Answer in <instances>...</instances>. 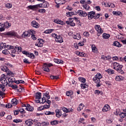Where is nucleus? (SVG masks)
Returning a JSON list of instances; mask_svg holds the SVG:
<instances>
[{
    "label": "nucleus",
    "instance_id": "nucleus-10",
    "mask_svg": "<svg viewBox=\"0 0 126 126\" xmlns=\"http://www.w3.org/2000/svg\"><path fill=\"white\" fill-rule=\"evenodd\" d=\"M55 41L57 43H63V37L61 36L60 35H58L56 37Z\"/></svg>",
    "mask_w": 126,
    "mask_h": 126
},
{
    "label": "nucleus",
    "instance_id": "nucleus-55",
    "mask_svg": "<svg viewBox=\"0 0 126 126\" xmlns=\"http://www.w3.org/2000/svg\"><path fill=\"white\" fill-rule=\"evenodd\" d=\"M6 7L7 8H11V7H12V4L10 3H7L6 4Z\"/></svg>",
    "mask_w": 126,
    "mask_h": 126
},
{
    "label": "nucleus",
    "instance_id": "nucleus-31",
    "mask_svg": "<svg viewBox=\"0 0 126 126\" xmlns=\"http://www.w3.org/2000/svg\"><path fill=\"white\" fill-rule=\"evenodd\" d=\"M42 69L44 71H46V72H50V69L47 66H45V64H44Z\"/></svg>",
    "mask_w": 126,
    "mask_h": 126
},
{
    "label": "nucleus",
    "instance_id": "nucleus-52",
    "mask_svg": "<svg viewBox=\"0 0 126 126\" xmlns=\"http://www.w3.org/2000/svg\"><path fill=\"white\" fill-rule=\"evenodd\" d=\"M44 64L45 65V67L47 66L48 68L51 67V66H53V64L51 63H44Z\"/></svg>",
    "mask_w": 126,
    "mask_h": 126
},
{
    "label": "nucleus",
    "instance_id": "nucleus-28",
    "mask_svg": "<svg viewBox=\"0 0 126 126\" xmlns=\"http://www.w3.org/2000/svg\"><path fill=\"white\" fill-rule=\"evenodd\" d=\"M27 8H29V9H32V10H35V9H36V5H29L27 7Z\"/></svg>",
    "mask_w": 126,
    "mask_h": 126
},
{
    "label": "nucleus",
    "instance_id": "nucleus-8",
    "mask_svg": "<svg viewBox=\"0 0 126 126\" xmlns=\"http://www.w3.org/2000/svg\"><path fill=\"white\" fill-rule=\"evenodd\" d=\"M0 82L4 85H7V81L4 76L1 77L0 78Z\"/></svg>",
    "mask_w": 126,
    "mask_h": 126
},
{
    "label": "nucleus",
    "instance_id": "nucleus-50",
    "mask_svg": "<svg viewBox=\"0 0 126 126\" xmlns=\"http://www.w3.org/2000/svg\"><path fill=\"white\" fill-rule=\"evenodd\" d=\"M45 115H55V112H51V111H46L45 112Z\"/></svg>",
    "mask_w": 126,
    "mask_h": 126
},
{
    "label": "nucleus",
    "instance_id": "nucleus-30",
    "mask_svg": "<svg viewBox=\"0 0 126 126\" xmlns=\"http://www.w3.org/2000/svg\"><path fill=\"white\" fill-rule=\"evenodd\" d=\"M84 107V104L81 103L78 107L77 108V111H78V112H80V111H81V110H82V109H83V107Z\"/></svg>",
    "mask_w": 126,
    "mask_h": 126
},
{
    "label": "nucleus",
    "instance_id": "nucleus-54",
    "mask_svg": "<svg viewBox=\"0 0 126 126\" xmlns=\"http://www.w3.org/2000/svg\"><path fill=\"white\" fill-rule=\"evenodd\" d=\"M12 104L11 103H8L5 105V108H12Z\"/></svg>",
    "mask_w": 126,
    "mask_h": 126
},
{
    "label": "nucleus",
    "instance_id": "nucleus-46",
    "mask_svg": "<svg viewBox=\"0 0 126 126\" xmlns=\"http://www.w3.org/2000/svg\"><path fill=\"white\" fill-rule=\"evenodd\" d=\"M8 81L9 83L16 82V81H15V79H14V78H9Z\"/></svg>",
    "mask_w": 126,
    "mask_h": 126
},
{
    "label": "nucleus",
    "instance_id": "nucleus-59",
    "mask_svg": "<svg viewBox=\"0 0 126 126\" xmlns=\"http://www.w3.org/2000/svg\"><path fill=\"white\" fill-rule=\"evenodd\" d=\"M61 109L64 113H67V108L65 107H62Z\"/></svg>",
    "mask_w": 126,
    "mask_h": 126
},
{
    "label": "nucleus",
    "instance_id": "nucleus-49",
    "mask_svg": "<svg viewBox=\"0 0 126 126\" xmlns=\"http://www.w3.org/2000/svg\"><path fill=\"white\" fill-rule=\"evenodd\" d=\"M16 84H19V83H22V84H24V83H25V82L23 80H18L15 82Z\"/></svg>",
    "mask_w": 126,
    "mask_h": 126
},
{
    "label": "nucleus",
    "instance_id": "nucleus-21",
    "mask_svg": "<svg viewBox=\"0 0 126 126\" xmlns=\"http://www.w3.org/2000/svg\"><path fill=\"white\" fill-rule=\"evenodd\" d=\"M11 25L8 23V22H6L4 24H3V26L4 27V30H5V28H8L9 27L11 26Z\"/></svg>",
    "mask_w": 126,
    "mask_h": 126
},
{
    "label": "nucleus",
    "instance_id": "nucleus-56",
    "mask_svg": "<svg viewBox=\"0 0 126 126\" xmlns=\"http://www.w3.org/2000/svg\"><path fill=\"white\" fill-rule=\"evenodd\" d=\"M83 35L85 36V37H89V32H84Z\"/></svg>",
    "mask_w": 126,
    "mask_h": 126
},
{
    "label": "nucleus",
    "instance_id": "nucleus-40",
    "mask_svg": "<svg viewBox=\"0 0 126 126\" xmlns=\"http://www.w3.org/2000/svg\"><path fill=\"white\" fill-rule=\"evenodd\" d=\"M14 49L16 52H21L22 48H21V47H18L17 46L15 47Z\"/></svg>",
    "mask_w": 126,
    "mask_h": 126
},
{
    "label": "nucleus",
    "instance_id": "nucleus-19",
    "mask_svg": "<svg viewBox=\"0 0 126 126\" xmlns=\"http://www.w3.org/2000/svg\"><path fill=\"white\" fill-rule=\"evenodd\" d=\"M49 92H46L45 93H44L43 94V96L44 97H45V99H46V100H49V99H50V98H51V96H50V95L49 94Z\"/></svg>",
    "mask_w": 126,
    "mask_h": 126
},
{
    "label": "nucleus",
    "instance_id": "nucleus-44",
    "mask_svg": "<svg viewBox=\"0 0 126 126\" xmlns=\"http://www.w3.org/2000/svg\"><path fill=\"white\" fill-rule=\"evenodd\" d=\"M83 7L84 8H85V9H86L87 10H88V9L90 8V6H89V5L86 3L83 5Z\"/></svg>",
    "mask_w": 126,
    "mask_h": 126
},
{
    "label": "nucleus",
    "instance_id": "nucleus-12",
    "mask_svg": "<svg viewBox=\"0 0 126 126\" xmlns=\"http://www.w3.org/2000/svg\"><path fill=\"white\" fill-rule=\"evenodd\" d=\"M32 26L34 28H39V24L36 21H32Z\"/></svg>",
    "mask_w": 126,
    "mask_h": 126
},
{
    "label": "nucleus",
    "instance_id": "nucleus-25",
    "mask_svg": "<svg viewBox=\"0 0 126 126\" xmlns=\"http://www.w3.org/2000/svg\"><path fill=\"white\" fill-rule=\"evenodd\" d=\"M0 68L1 70L5 71V72H7V71L9 70L8 68H7V67L6 66H1Z\"/></svg>",
    "mask_w": 126,
    "mask_h": 126
},
{
    "label": "nucleus",
    "instance_id": "nucleus-29",
    "mask_svg": "<svg viewBox=\"0 0 126 126\" xmlns=\"http://www.w3.org/2000/svg\"><path fill=\"white\" fill-rule=\"evenodd\" d=\"M93 81L94 82V83L98 84V83H100L101 81L100 80V79H98V78H96L94 77L93 78Z\"/></svg>",
    "mask_w": 126,
    "mask_h": 126
},
{
    "label": "nucleus",
    "instance_id": "nucleus-64",
    "mask_svg": "<svg viewBox=\"0 0 126 126\" xmlns=\"http://www.w3.org/2000/svg\"><path fill=\"white\" fill-rule=\"evenodd\" d=\"M52 37H53V38H55V40L57 39V37H58V35L56 33H52L51 34Z\"/></svg>",
    "mask_w": 126,
    "mask_h": 126
},
{
    "label": "nucleus",
    "instance_id": "nucleus-42",
    "mask_svg": "<svg viewBox=\"0 0 126 126\" xmlns=\"http://www.w3.org/2000/svg\"><path fill=\"white\" fill-rule=\"evenodd\" d=\"M95 94H96L97 95H99V94H100V95H102L103 94V92L101 91L100 92V91L98 90H96L94 92Z\"/></svg>",
    "mask_w": 126,
    "mask_h": 126
},
{
    "label": "nucleus",
    "instance_id": "nucleus-6",
    "mask_svg": "<svg viewBox=\"0 0 126 126\" xmlns=\"http://www.w3.org/2000/svg\"><path fill=\"white\" fill-rule=\"evenodd\" d=\"M43 43H44V40L43 39H39L38 43H36L35 46L41 48V47H43Z\"/></svg>",
    "mask_w": 126,
    "mask_h": 126
},
{
    "label": "nucleus",
    "instance_id": "nucleus-7",
    "mask_svg": "<svg viewBox=\"0 0 126 126\" xmlns=\"http://www.w3.org/2000/svg\"><path fill=\"white\" fill-rule=\"evenodd\" d=\"M25 110L29 111V112H33L34 111V107L33 106H30V104H27V107L25 108Z\"/></svg>",
    "mask_w": 126,
    "mask_h": 126
},
{
    "label": "nucleus",
    "instance_id": "nucleus-32",
    "mask_svg": "<svg viewBox=\"0 0 126 126\" xmlns=\"http://www.w3.org/2000/svg\"><path fill=\"white\" fill-rule=\"evenodd\" d=\"M102 37L103 39H108V38H110V34L106 33H104L102 34Z\"/></svg>",
    "mask_w": 126,
    "mask_h": 126
},
{
    "label": "nucleus",
    "instance_id": "nucleus-47",
    "mask_svg": "<svg viewBox=\"0 0 126 126\" xmlns=\"http://www.w3.org/2000/svg\"><path fill=\"white\" fill-rule=\"evenodd\" d=\"M0 32H2V31H4V28L3 27V24H1V23H0Z\"/></svg>",
    "mask_w": 126,
    "mask_h": 126
},
{
    "label": "nucleus",
    "instance_id": "nucleus-9",
    "mask_svg": "<svg viewBox=\"0 0 126 126\" xmlns=\"http://www.w3.org/2000/svg\"><path fill=\"white\" fill-rule=\"evenodd\" d=\"M46 97H43L42 98H41L40 99H36L35 101L36 102V103H40L44 104V103H45L46 102Z\"/></svg>",
    "mask_w": 126,
    "mask_h": 126
},
{
    "label": "nucleus",
    "instance_id": "nucleus-36",
    "mask_svg": "<svg viewBox=\"0 0 126 126\" xmlns=\"http://www.w3.org/2000/svg\"><path fill=\"white\" fill-rule=\"evenodd\" d=\"M79 81H80V82H82V83H85L86 82V79L83 77H79L78 78Z\"/></svg>",
    "mask_w": 126,
    "mask_h": 126
},
{
    "label": "nucleus",
    "instance_id": "nucleus-58",
    "mask_svg": "<svg viewBox=\"0 0 126 126\" xmlns=\"http://www.w3.org/2000/svg\"><path fill=\"white\" fill-rule=\"evenodd\" d=\"M36 8H38V7L42 8L43 7V4L42 3L38 4L35 5Z\"/></svg>",
    "mask_w": 126,
    "mask_h": 126
},
{
    "label": "nucleus",
    "instance_id": "nucleus-13",
    "mask_svg": "<svg viewBox=\"0 0 126 126\" xmlns=\"http://www.w3.org/2000/svg\"><path fill=\"white\" fill-rule=\"evenodd\" d=\"M55 113H56V117L57 118H60V117H62V112H61V110L60 109H56Z\"/></svg>",
    "mask_w": 126,
    "mask_h": 126
},
{
    "label": "nucleus",
    "instance_id": "nucleus-16",
    "mask_svg": "<svg viewBox=\"0 0 126 126\" xmlns=\"http://www.w3.org/2000/svg\"><path fill=\"white\" fill-rule=\"evenodd\" d=\"M124 79H125V77L122 76H116L115 78V80L116 81H121L122 80H124Z\"/></svg>",
    "mask_w": 126,
    "mask_h": 126
},
{
    "label": "nucleus",
    "instance_id": "nucleus-11",
    "mask_svg": "<svg viewBox=\"0 0 126 126\" xmlns=\"http://www.w3.org/2000/svg\"><path fill=\"white\" fill-rule=\"evenodd\" d=\"M110 109V105L108 104H105L104 107L102 108V110L104 112H108V111H109Z\"/></svg>",
    "mask_w": 126,
    "mask_h": 126
},
{
    "label": "nucleus",
    "instance_id": "nucleus-27",
    "mask_svg": "<svg viewBox=\"0 0 126 126\" xmlns=\"http://www.w3.org/2000/svg\"><path fill=\"white\" fill-rule=\"evenodd\" d=\"M113 46H115V47H118L119 48L122 47L121 43L118 41H114L113 43Z\"/></svg>",
    "mask_w": 126,
    "mask_h": 126
},
{
    "label": "nucleus",
    "instance_id": "nucleus-2",
    "mask_svg": "<svg viewBox=\"0 0 126 126\" xmlns=\"http://www.w3.org/2000/svg\"><path fill=\"white\" fill-rule=\"evenodd\" d=\"M0 47L1 49V50H2V49H8V50H10V49H13V48H14V47H13L11 45H6V43H0Z\"/></svg>",
    "mask_w": 126,
    "mask_h": 126
},
{
    "label": "nucleus",
    "instance_id": "nucleus-34",
    "mask_svg": "<svg viewBox=\"0 0 126 126\" xmlns=\"http://www.w3.org/2000/svg\"><path fill=\"white\" fill-rule=\"evenodd\" d=\"M27 57L31 58V59H34L35 55H34V54H33L32 53H29L27 55Z\"/></svg>",
    "mask_w": 126,
    "mask_h": 126
},
{
    "label": "nucleus",
    "instance_id": "nucleus-60",
    "mask_svg": "<svg viewBox=\"0 0 126 126\" xmlns=\"http://www.w3.org/2000/svg\"><path fill=\"white\" fill-rule=\"evenodd\" d=\"M24 63H28L29 64L31 63L29 61H28V59H24Z\"/></svg>",
    "mask_w": 126,
    "mask_h": 126
},
{
    "label": "nucleus",
    "instance_id": "nucleus-39",
    "mask_svg": "<svg viewBox=\"0 0 126 126\" xmlns=\"http://www.w3.org/2000/svg\"><path fill=\"white\" fill-rule=\"evenodd\" d=\"M88 87V85L86 84H81V88L82 89H85V88H87Z\"/></svg>",
    "mask_w": 126,
    "mask_h": 126
},
{
    "label": "nucleus",
    "instance_id": "nucleus-4",
    "mask_svg": "<svg viewBox=\"0 0 126 126\" xmlns=\"http://www.w3.org/2000/svg\"><path fill=\"white\" fill-rule=\"evenodd\" d=\"M77 13H78V14H79L80 16H83V17L87 16V13L81 10H78L77 12Z\"/></svg>",
    "mask_w": 126,
    "mask_h": 126
},
{
    "label": "nucleus",
    "instance_id": "nucleus-51",
    "mask_svg": "<svg viewBox=\"0 0 126 126\" xmlns=\"http://www.w3.org/2000/svg\"><path fill=\"white\" fill-rule=\"evenodd\" d=\"M38 11L40 13H45L46 12V9H40L38 10Z\"/></svg>",
    "mask_w": 126,
    "mask_h": 126
},
{
    "label": "nucleus",
    "instance_id": "nucleus-62",
    "mask_svg": "<svg viewBox=\"0 0 126 126\" xmlns=\"http://www.w3.org/2000/svg\"><path fill=\"white\" fill-rule=\"evenodd\" d=\"M113 61H119V57L114 56L112 57Z\"/></svg>",
    "mask_w": 126,
    "mask_h": 126
},
{
    "label": "nucleus",
    "instance_id": "nucleus-38",
    "mask_svg": "<svg viewBox=\"0 0 126 126\" xmlns=\"http://www.w3.org/2000/svg\"><path fill=\"white\" fill-rule=\"evenodd\" d=\"M119 116L120 118H122V119H125V118H126V113H121L119 114Z\"/></svg>",
    "mask_w": 126,
    "mask_h": 126
},
{
    "label": "nucleus",
    "instance_id": "nucleus-61",
    "mask_svg": "<svg viewBox=\"0 0 126 126\" xmlns=\"http://www.w3.org/2000/svg\"><path fill=\"white\" fill-rule=\"evenodd\" d=\"M13 122L16 123H21V120H20V119H15L13 121Z\"/></svg>",
    "mask_w": 126,
    "mask_h": 126
},
{
    "label": "nucleus",
    "instance_id": "nucleus-5",
    "mask_svg": "<svg viewBox=\"0 0 126 126\" xmlns=\"http://www.w3.org/2000/svg\"><path fill=\"white\" fill-rule=\"evenodd\" d=\"M6 36H9V37H17V33L14 32H8L5 33Z\"/></svg>",
    "mask_w": 126,
    "mask_h": 126
},
{
    "label": "nucleus",
    "instance_id": "nucleus-57",
    "mask_svg": "<svg viewBox=\"0 0 126 126\" xmlns=\"http://www.w3.org/2000/svg\"><path fill=\"white\" fill-rule=\"evenodd\" d=\"M84 43H85V40L79 42L78 45L79 46H84Z\"/></svg>",
    "mask_w": 126,
    "mask_h": 126
},
{
    "label": "nucleus",
    "instance_id": "nucleus-43",
    "mask_svg": "<svg viewBox=\"0 0 126 126\" xmlns=\"http://www.w3.org/2000/svg\"><path fill=\"white\" fill-rule=\"evenodd\" d=\"M73 94V92H72V91H69L66 93V96H68V97H70V96H71Z\"/></svg>",
    "mask_w": 126,
    "mask_h": 126
},
{
    "label": "nucleus",
    "instance_id": "nucleus-24",
    "mask_svg": "<svg viewBox=\"0 0 126 126\" xmlns=\"http://www.w3.org/2000/svg\"><path fill=\"white\" fill-rule=\"evenodd\" d=\"M72 37H73L74 39H77V40H79V39H80L79 33H77L76 34H72Z\"/></svg>",
    "mask_w": 126,
    "mask_h": 126
},
{
    "label": "nucleus",
    "instance_id": "nucleus-63",
    "mask_svg": "<svg viewBox=\"0 0 126 126\" xmlns=\"http://www.w3.org/2000/svg\"><path fill=\"white\" fill-rule=\"evenodd\" d=\"M43 109H49L50 108V104L45 105L43 106Z\"/></svg>",
    "mask_w": 126,
    "mask_h": 126
},
{
    "label": "nucleus",
    "instance_id": "nucleus-26",
    "mask_svg": "<svg viewBox=\"0 0 126 126\" xmlns=\"http://www.w3.org/2000/svg\"><path fill=\"white\" fill-rule=\"evenodd\" d=\"M91 48L93 53H96V52L98 51V49H97V47H96V46H95V45L94 44L92 45Z\"/></svg>",
    "mask_w": 126,
    "mask_h": 126
},
{
    "label": "nucleus",
    "instance_id": "nucleus-1",
    "mask_svg": "<svg viewBox=\"0 0 126 126\" xmlns=\"http://www.w3.org/2000/svg\"><path fill=\"white\" fill-rule=\"evenodd\" d=\"M113 65L114 69L117 70L118 72L121 74H124V73H125V72L123 70V65L119 64L118 63H114Z\"/></svg>",
    "mask_w": 126,
    "mask_h": 126
},
{
    "label": "nucleus",
    "instance_id": "nucleus-15",
    "mask_svg": "<svg viewBox=\"0 0 126 126\" xmlns=\"http://www.w3.org/2000/svg\"><path fill=\"white\" fill-rule=\"evenodd\" d=\"M94 28H95L96 31H97V32H103V30L100 27V25L95 26Z\"/></svg>",
    "mask_w": 126,
    "mask_h": 126
},
{
    "label": "nucleus",
    "instance_id": "nucleus-3",
    "mask_svg": "<svg viewBox=\"0 0 126 126\" xmlns=\"http://www.w3.org/2000/svg\"><path fill=\"white\" fill-rule=\"evenodd\" d=\"M88 17L89 19V20H91V19H94L95 17V12L94 11H91L89 12V14H88Z\"/></svg>",
    "mask_w": 126,
    "mask_h": 126
},
{
    "label": "nucleus",
    "instance_id": "nucleus-17",
    "mask_svg": "<svg viewBox=\"0 0 126 126\" xmlns=\"http://www.w3.org/2000/svg\"><path fill=\"white\" fill-rule=\"evenodd\" d=\"M25 123L27 126H32L34 123V121L32 120H28L26 121Z\"/></svg>",
    "mask_w": 126,
    "mask_h": 126
},
{
    "label": "nucleus",
    "instance_id": "nucleus-22",
    "mask_svg": "<svg viewBox=\"0 0 126 126\" xmlns=\"http://www.w3.org/2000/svg\"><path fill=\"white\" fill-rule=\"evenodd\" d=\"M5 49V50H4L2 51V54L4 55H9V54H10V52L8 50L10 49H8V48Z\"/></svg>",
    "mask_w": 126,
    "mask_h": 126
},
{
    "label": "nucleus",
    "instance_id": "nucleus-53",
    "mask_svg": "<svg viewBox=\"0 0 126 126\" xmlns=\"http://www.w3.org/2000/svg\"><path fill=\"white\" fill-rule=\"evenodd\" d=\"M78 124H84V119L83 118H80L78 121Z\"/></svg>",
    "mask_w": 126,
    "mask_h": 126
},
{
    "label": "nucleus",
    "instance_id": "nucleus-45",
    "mask_svg": "<svg viewBox=\"0 0 126 126\" xmlns=\"http://www.w3.org/2000/svg\"><path fill=\"white\" fill-rule=\"evenodd\" d=\"M94 77L98 78V79H101V78H102V75H101L100 73H98L96 75H95Z\"/></svg>",
    "mask_w": 126,
    "mask_h": 126
},
{
    "label": "nucleus",
    "instance_id": "nucleus-18",
    "mask_svg": "<svg viewBox=\"0 0 126 126\" xmlns=\"http://www.w3.org/2000/svg\"><path fill=\"white\" fill-rule=\"evenodd\" d=\"M42 7L43 8H47L49 6V2L46 1V0H44V1H42Z\"/></svg>",
    "mask_w": 126,
    "mask_h": 126
},
{
    "label": "nucleus",
    "instance_id": "nucleus-48",
    "mask_svg": "<svg viewBox=\"0 0 126 126\" xmlns=\"http://www.w3.org/2000/svg\"><path fill=\"white\" fill-rule=\"evenodd\" d=\"M112 13L114 14V15H121V13H122V12H117L115 11H113Z\"/></svg>",
    "mask_w": 126,
    "mask_h": 126
},
{
    "label": "nucleus",
    "instance_id": "nucleus-35",
    "mask_svg": "<svg viewBox=\"0 0 126 126\" xmlns=\"http://www.w3.org/2000/svg\"><path fill=\"white\" fill-rule=\"evenodd\" d=\"M106 71L110 75L114 74V73H115V71H114V70H112V69H108V70H107Z\"/></svg>",
    "mask_w": 126,
    "mask_h": 126
},
{
    "label": "nucleus",
    "instance_id": "nucleus-23",
    "mask_svg": "<svg viewBox=\"0 0 126 126\" xmlns=\"http://www.w3.org/2000/svg\"><path fill=\"white\" fill-rule=\"evenodd\" d=\"M35 99L36 100L41 99V93H36V94H35Z\"/></svg>",
    "mask_w": 126,
    "mask_h": 126
},
{
    "label": "nucleus",
    "instance_id": "nucleus-14",
    "mask_svg": "<svg viewBox=\"0 0 126 126\" xmlns=\"http://www.w3.org/2000/svg\"><path fill=\"white\" fill-rule=\"evenodd\" d=\"M11 103L13 106H16V105L18 104V100L16 99V98H13L12 99Z\"/></svg>",
    "mask_w": 126,
    "mask_h": 126
},
{
    "label": "nucleus",
    "instance_id": "nucleus-41",
    "mask_svg": "<svg viewBox=\"0 0 126 126\" xmlns=\"http://www.w3.org/2000/svg\"><path fill=\"white\" fill-rule=\"evenodd\" d=\"M5 85L0 84V89L3 91V92H4L5 90H4V88H5Z\"/></svg>",
    "mask_w": 126,
    "mask_h": 126
},
{
    "label": "nucleus",
    "instance_id": "nucleus-33",
    "mask_svg": "<svg viewBox=\"0 0 126 126\" xmlns=\"http://www.w3.org/2000/svg\"><path fill=\"white\" fill-rule=\"evenodd\" d=\"M54 62L56 63H58V64H60V63L63 64V60H61L55 59Z\"/></svg>",
    "mask_w": 126,
    "mask_h": 126
},
{
    "label": "nucleus",
    "instance_id": "nucleus-20",
    "mask_svg": "<svg viewBox=\"0 0 126 126\" xmlns=\"http://www.w3.org/2000/svg\"><path fill=\"white\" fill-rule=\"evenodd\" d=\"M22 37H23L24 38H28V37H30V33L29 32H24L22 34Z\"/></svg>",
    "mask_w": 126,
    "mask_h": 126
},
{
    "label": "nucleus",
    "instance_id": "nucleus-37",
    "mask_svg": "<svg viewBox=\"0 0 126 126\" xmlns=\"http://www.w3.org/2000/svg\"><path fill=\"white\" fill-rule=\"evenodd\" d=\"M59 122L57 120H54L51 122V125H52V126H57Z\"/></svg>",
    "mask_w": 126,
    "mask_h": 126
}]
</instances>
